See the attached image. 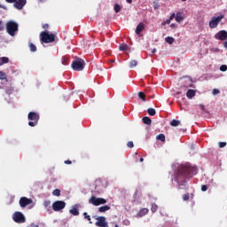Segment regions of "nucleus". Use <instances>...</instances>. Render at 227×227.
I'll return each instance as SVG.
<instances>
[{"label": "nucleus", "instance_id": "4be33fe9", "mask_svg": "<svg viewBox=\"0 0 227 227\" xmlns=\"http://www.w3.org/2000/svg\"><path fill=\"white\" fill-rule=\"evenodd\" d=\"M72 215H79V209L76 207H74L72 209L69 210Z\"/></svg>", "mask_w": 227, "mask_h": 227}, {"label": "nucleus", "instance_id": "4468645a", "mask_svg": "<svg viewBox=\"0 0 227 227\" xmlns=\"http://www.w3.org/2000/svg\"><path fill=\"white\" fill-rule=\"evenodd\" d=\"M148 212H150V210L146 207L141 208L137 214V217H145V215H146L148 214Z\"/></svg>", "mask_w": 227, "mask_h": 227}, {"label": "nucleus", "instance_id": "c03bdc74", "mask_svg": "<svg viewBox=\"0 0 227 227\" xmlns=\"http://www.w3.org/2000/svg\"><path fill=\"white\" fill-rule=\"evenodd\" d=\"M219 93V90L214 89L213 90V95H217Z\"/></svg>", "mask_w": 227, "mask_h": 227}, {"label": "nucleus", "instance_id": "9b49d317", "mask_svg": "<svg viewBox=\"0 0 227 227\" xmlns=\"http://www.w3.org/2000/svg\"><path fill=\"white\" fill-rule=\"evenodd\" d=\"M31 203H33V200L27 199V197H21L20 199V206L21 208H26V207H27V205H31Z\"/></svg>", "mask_w": 227, "mask_h": 227}, {"label": "nucleus", "instance_id": "423d86ee", "mask_svg": "<svg viewBox=\"0 0 227 227\" xmlns=\"http://www.w3.org/2000/svg\"><path fill=\"white\" fill-rule=\"evenodd\" d=\"M89 203H90V205H94V207H98L99 205H106L107 200L106 199L97 198L95 195H92L89 200Z\"/></svg>", "mask_w": 227, "mask_h": 227}, {"label": "nucleus", "instance_id": "37998d69", "mask_svg": "<svg viewBox=\"0 0 227 227\" xmlns=\"http://www.w3.org/2000/svg\"><path fill=\"white\" fill-rule=\"evenodd\" d=\"M167 24H171V21H170L169 19L167 20H165V21H163L161 25H162V26H166Z\"/></svg>", "mask_w": 227, "mask_h": 227}, {"label": "nucleus", "instance_id": "412c9836", "mask_svg": "<svg viewBox=\"0 0 227 227\" xmlns=\"http://www.w3.org/2000/svg\"><path fill=\"white\" fill-rule=\"evenodd\" d=\"M165 42H167V43H169V45H173V43H175V38L171 36H167L165 38Z\"/></svg>", "mask_w": 227, "mask_h": 227}, {"label": "nucleus", "instance_id": "79ce46f5", "mask_svg": "<svg viewBox=\"0 0 227 227\" xmlns=\"http://www.w3.org/2000/svg\"><path fill=\"white\" fill-rule=\"evenodd\" d=\"M176 14H175V12H174V13H172V14L169 16L168 20L171 21V20H173V19H176Z\"/></svg>", "mask_w": 227, "mask_h": 227}, {"label": "nucleus", "instance_id": "1a4fd4ad", "mask_svg": "<svg viewBox=\"0 0 227 227\" xmlns=\"http://www.w3.org/2000/svg\"><path fill=\"white\" fill-rule=\"evenodd\" d=\"M67 207V202L63 200H56L52 204V209L54 212H59V210H63Z\"/></svg>", "mask_w": 227, "mask_h": 227}, {"label": "nucleus", "instance_id": "13d9d810", "mask_svg": "<svg viewBox=\"0 0 227 227\" xmlns=\"http://www.w3.org/2000/svg\"><path fill=\"white\" fill-rule=\"evenodd\" d=\"M145 159L140 158V162H144Z\"/></svg>", "mask_w": 227, "mask_h": 227}, {"label": "nucleus", "instance_id": "864d4df0", "mask_svg": "<svg viewBox=\"0 0 227 227\" xmlns=\"http://www.w3.org/2000/svg\"><path fill=\"white\" fill-rule=\"evenodd\" d=\"M155 52H157V49L154 48L152 50V54H155Z\"/></svg>", "mask_w": 227, "mask_h": 227}, {"label": "nucleus", "instance_id": "bb28decb", "mask_svg": "<svg viewBox=\"0 0 227 227\" xmlns=\"http://www.w3.org/2000/svg\"><path fill=\"white\" fill-rule=\"evenodd\" d=\"M138 97L143 100V102H146V96L144 94L143 91L138 92Z\"/></svg>", "mask_w": 227, "mask_h": 227}, {"label": "nucleus", "instance_id": "c756f323", "mask_svg": "<svg viewBox=\"0 0 227 227\" xmlns=\"http://www.w3.org/2000/svg\"><path fill=\"white\" fill-rule=\"evenodd\" d=\"M158 208H159V206H157V204H152L151 211L153 212V214H155Z\"/></svg>", "mask_w": 227, "mask_h": 227}, {"label": "nucleus", "instance_id": "7c9ffc66", "mask_svg": "<svg viewBox=\"0 0 227 227\" xmlns=\"http://www.w3.org/2000/svg\"><path fill=\"white\" fill-rule=\"evenodd\" d=\"M134 67H137V60H131L129 62V68H134Z\"/></svg>", "mask_w": 227, "mask_h": 227}, {"label": "nucleus", "instance_id": "9d476101", "mask_svg": "<svg viewBox=\"0 0 227 227\" xmlns=\"http://www.w3.org/2000/svg\"><path fill=\"white\" fill-rule=\"evenodd\" d=\"M98 222H96V226L98 227H109V224L106 222L105 216H94Z\"/></svg>", "mask_w": 227, "mask_h": 227}, {"label": "nucleus", "instance_id": "ddd939ff", "mask_svg": "<svg viewBox=\"0 0 227 227\" xmlns=\"http://www.w3.org/2000/svg\"><path fill=\"white\" fill-rule=\"evenodd\" d=\"M26 3L27 0H16V2H14V8H16V10H22V8L26 6Z\"/></svg>", "mask_w": 227, "mask_h": 227}, {"label": "nucleus", "instance_id": "f257e3e1", "mask_svg": "<svg viewBox=\"0 0 227 227\" xmlns=\"http://www.w3.org/2000/svg\"><path fill=\"white\" fill-rule=\"evenodd\" d=\"M198 173V168L191 166L189 163L179 165L174 173V180L179 187L187 189L185 184Z\"/></svg>", "mask_w": 227, "mask_h": 227}, {"label": "nucleus", "instance_id": "4c0bfd02", "mask_svg": "<svg viewBox=\"0 0 227 227\" xmlns=\"http://www.w3.org/2000/svg\"><path fill=\"white\" fill-rule=\"evenodd\" d=\"M226 142H219L218 143V146H219V148H224V146H226Z\"/></svg>", "mask_w": 227, "mask_h": 227}, {"label": "nucleus", "instance_id": "c9c22d12", "mask_svg": "<svg viewBox=\"0 0 227 227\" xmlns=\"http://www.w3.org/2000/svg\"><path fill=\"white\" fill-rule=\"evenodd\" d=\"M4 79H6V74H4V72L0 71V80L4 81Z\"/></svg>", "mask_w": 227, "mask_h": 227}, {"label": "nucleus", "instance_id": "49530a36", "mask_svg": "<svg viewBox=\"0 0 227 227\" xmlns=\"http://www.w3.org/2000/svg\"><path fill=\"white\" fill-rule=\"evenodd\" d=\"M43 29H49V24H44L43 25Z\"/></svg>", "mask_w": 227, "mask_h": 227}, {"label": "nucleus", "instance_id": "e433bc0d", "mask_svg": "<svg viewBox=\"0 0 227 227\" xmlns=\"http://www.w3.org/2000/svg\"><path fill=\"white\" fill-rule=\"evenodd\" d=\"M43 206L45 208H51V200L44 201Z\"/></svg>", "mask_w": 227, "mask_h": 227}, {"label": "nucleus", "instance_id": "2eb2a0df", "mask_svg": "<svg viewBox=\"0 0 227 227\" xmlns=\"http://www.w3.org/2000/svg\"><path fill=\"white\" fill-rule=\"evenodd\" d=\"M187 98H194L196 97V90L192 89H189L186 92Z\"/></svg>", "mask_w": 227, "mask_h": 227}, {"label": "nucleus", "instance_id": "a211bd4d", "mask_svg": "<svg viewBox=\"0 0 227 227\" xmlns=\"http://www.w3.org/2000/svg\"><path fill=\"white\" fill-rule=\"evenodd\" d=\"M10 62V59L8 57H2L0 58V67H3V65H6V63Z\"/></svg>", "mask_w": 227, "mask_h": 227}, {"label": "nucleus", "instance_id": "f3484780", "mask_svg": "<svg viewBox=\"0 0 227 227\" xmlns=\"http://www.w3.org/2000/svg\"><path fill=\"white\" fill-rule=\"evenodd\" d=\"M145 29V23L141 22L137 25L136 28V34L141 35V32Z\"/></svg>", "mask_w": 227, "mask_h": 227}, {"label": "nucleus", "instance_id": "58836bf2", "mask_svg": "<svg viewBox=\"0 0 227 227\" xmlns=\"http://www.w3.org/2000/svg\"><path fill=\"white\" fill-rule=\"evenodd\" d=\"M220 70H221V72H226V70H227V66H226V65H222V66L220 67Z\"/></svg>", "mask_w": 227, "mask_h": 227}, {"label": "nucleus", "instance_id": "f8f14e48", "mask_svg": "<svg viewBox=\"0 0 227 227\" xmlns=\"http://www.w3.org/2000/svg\"><path fill=\"white\" fill-rule=\"evenodd\" d=\"M215 40H221L224 42L227 40V32L226 30H221L217 34L215 35Z\"/></svg>", "mask_w": 227, "mask_h": 227}, {"label": "nucleus", "instance_id": "b1692460", "mask_svg": "<svg viewBox=\"0 0 227 227\" xmlns=\"http://www.w3.org/2000/svg\"><path fill=\"white\" fill-rule=\"evenodd\" d=\"M156 139L164 143L166 141V136H164V134H160L156 137Z\"/></svg>", "mask_w": 227, "mask_h": 227}, {"label": "nucleus", "instance_id": "6e6552de", "mask_svg": "<svg viewBox=\"0 0 227 227\" xmlns=\"http://www.w3.org/2000/svg\"><path fill=\"white\" fill-rule=\"evenodd\" d=\"M223 19H224V15L223 14L218 17H213L209 21V27L211 29H215V27L219 26V23L221 22V20H223Z\"/></svg>", "mask_w": 227, "mask_h": 227}, {"label": "nucleus", "instance_id": "4d7b16f0", "mask_svg": "<svg viewBox=\"0 0 227 227\" xmlns=\"http://www.w3.org/2000/svg\"><path fill=\"white\" fill-rule=\"evenodd\" d=\"M115 60L114 59H110L109 63H114Z\"/></svg>", "mask_w": 227, "mask_h": 227}, {"label": "nucleus", "instance_id": "bf43d9fd", "mask_svg": "<svg viewBox=\"0 0 227 227\" xmlns=\"http://www.w3.org/2000/svg\"><path fill=\"white\" fill-rule=\"evenodd\" d=\"M183 1V3H185V1H187V0H182Z\"/></svg>", "mask_w": 227, "mask_h": 227}, {"label": "nucleus", "instance_id": "5fc2aeb1", "mask_svg": "<svg viewBox=\"0 0 227 227\" xmlns=\"http://www.w3.org/2000/svg\"><path fill=\"white\" fill-rule=\"evenodd\" d=\"M129 4H132V0H126Z\"/></svg>", "mask_w": 227, "mask_h": 227}, {"label": "nucleus", "instance_id": "dca6fc26", "mask_svg": "<svg viewBox=\"0 0 227 227\" xmlns=\"http://www.w3.org/2000/svg\"><path fill=\"white\" fill-rule=\"evenodd\" d=\"M185 19V16L184 15V12H178L176 14V20L177 22H182Z\"/></svg>", "mask_w": 227, "mask_h": 227}, {"label": "nucleus", "instance_id": "0eeeda50", "mask_svg": "<svg viewBox=\"0 0 227 227\" xmlns=\"http://www.w3.org/2000/svg\"><path fill=\"white\" fill-rule=\"evenodd\" d=\"M12 220L18 224H22L26 223V216L21 212L16 211L12 215Z\"/></svg>", "mask_w": 227, "mask_h": 227}, {"label": "nucleus", "instance_id": "5701e85b", "mask_svg": "<svg viewBox=\"0 0 227 227\" xmlns=\"http://www.w3.org/2000/svg\"><path fill=\"white\" fill-rule=\"evenodd\" d=\"M147 113H148L149 116H155V114H157L155 108H148Z\"/></svg>", "mask_w": 227, "mask_h": 227}, {"label": "nucleus", "instance_id": "09e8293b", "mask_svg": "<svg viewBox=\"0 0 227 227\" xmlns=\"http://www.w3.org/2000/svg\"><path fill=\"white\" fill-rule=\"evenodd\" d=\"M6 1V3H16L17 2V0H5Z\"/></svg>", "mask_w": 227, "mask_h": 227}, {"label": "nucleus", "instance_id": "603ef678", "mask_svg": "<svg viewBox=\"0 0 227 227\" xmlns=\"http://www.w3.org/2000/svg\"><path fill=\"white\" fill-rule=\"evenodd\" d=\"M30 226H31V227H39V225H38V224H35V223H31Z\"/></svg>", "mask_w": 227, "mask_h": 227}, {"label": "nucleus", "instance_id": "6e6d98bb", "mask_svg": "<svg viewBox=\"0 0 227 227\" xmlns=\"http://www.w3.org/2000/svg\"><path fill=\"white\" fill-rule=\"evenodd\" d=\"M223 47L227 49V41L223 43Z\"/></svg>", "mask_w": 227, "mask_h": 227}, {"label": "nucleus", "instance_id": "a878e982", "mask_svg": "<svg viewBox=\"0 0 227 227\" xmlns=\"http://www.w3.org/2000/svg\"><path fill=\"white\" fill-rule=\"evenodd\" d=\"M114 10L115 13H120V12L121 11V6L118 4H115L114 6Z\"/></svg>", "mask_w": 227, "mask_h": 227}, {"label": "nucleus", "instance_id": "cd10ccee", "mask_svg": "<svg viewBox=\"0 0 227 227\" xmlns=\"http://www.w3.org/2000/svg\"><path fill=\"white\" fill-rule=\"evenodd\" d=\"M171 127H178L180 125V121L177 120H172L170 122Z\"/></svg>", "mask_w": 227, "mask_h": 227}, {"label": "nucleus", "instance_id": "473e14b6", "mask_svg": "<svg viewBox=\"0 0 227 227\" xmlns=\"http://www.w3.org/2000/svg\"><path fill=\"white\" fill-rule=\"evenodd\" d=\"M120 51H127V49H129V45L128 44H121L119 46Z\"/></svg>", "mask_w": 227, "mask_h": 227}, {"label": "nucleus", "instance_id": "a18cd8bd", "mask_svg": "<svg viewBox=\"0 0 227 227\" xmlns=\"http://www.w3.org/2000/svg\"><path fill=\"white\" fill-rule=\"evenodd\" d=\"M4 29V27H3V21L0 20V31H3Z\"/></svg>", "mask_w": 227, "mask_h": 227}, {"label": "nucleus", "instance_id": "8fccbe9b", "mask_svg": "<svg viewBox=\"0 0 227 227\" xmlns=\"http://www.w3.org/2000/svg\"><path fill=\"white\" fill-rule=\"evenodd\" d=\"M64 162H65V164H72V160H67Z\"/></svg>", "mask_w": 227, "mask_h": 227}, {"label": "nucleus", "instance_id": "20e7f679", "mask_svg": "<svg viewBox=\"0 0 227 227\" xmlns=\"http://www.w3.org/2000/svg\"><path fill=\"white\" fill-rule=\"evenodd\" d=\"M85 65L86 63L82 59H77L72 62L71 67L73 70H75V72H82V70H84Z\"/></svg>", "mask_w": 227, "mask_h": 227}, {"label": "nucleus", "instance_id": "6ab92c4d", "mask_svg": "<svg viewBox=\"0 0 227 227\" xmlns=\"http://www.w3.org/2000/svg\"><path fill=\"white\" fill-rule=\"evenodd\" d=\"M107 210H111L110 206H102V207H98V212H100L101 214L104 212H107Z\"/></svg>", "mask_w": 227, "mask_h": 227}, {"label": "nucleus", "instance_id": "ea45409f", "mask_svg": "<svg viewBox=\"0 0 227 227\" xmlns=\"http://www.w3.org/2000/svg\"><path fill=\"white\" fill-rule=\"evenodd\" d=\"M127 146L128 148H134V142L132 141L128 142Z\"/></svg>", "mask_w": 227, "mask_h": 227}, {"label": "nucleus", "instance_id": "a19ab883", "mask_svg": "<svg viewBox=\"0 0 227 227\" xmlns=\"http://www.w3.org/2000/svg\"><path fill=\"white\" fill-rule=\"evenodd\" d=\"M207 189H208V186H207V184H203V185L201 186V191H202V192H205Z\"/></svg>", "mask_w": 227, "mask_h": 227}, {"label": "nucleus", "instance_id": "c85d7f7f", "mask_svg": "<svg viewBox=\"0 0 227 227\" xmlns=\"http://www.w3.org/2000/svg\"><path fill=\"white\" fill-rule=\"evenodd\" d=\"M28 45L31 52H36V45H35L33 43H29Z\"/></svg>", "mask_w": 227, "mask_h": 227}, {"label": "nucleus", "instance_id": "f704fd0d", "mask_svg": "<svg viewBox=\"0 0 227 227\" xmlns=\"http://www.w3.org/2000/svg\"><path fill=\"white\" fill-rule=\"evenodd\" d=\"M191 198V195L189 193L183 195L184 201H189V199Z\"/></svg>", "mask_w": 227, "mask_h": 227}, {"label": "nucleus", "instance_id": "2f4dec72", "mask_svg": "<svg viewBox=\"0 0 227 227\" xmlns=\"http://www.w3.org/2000/svg\"><path fill=\"white\" fill-rule=\"evenodd\" d=\"M53 196H61V190L56 189L52 192Z\"/></svg>", "mask_w": 227, "mask_h": 227}, {"label": "nucleus", "instance_id": "3c124183", "mask_svg": "<svg viewBox=\"0 0 227 227\" xmlns=\"http://www.w3.org/2000/svg\"><path fill=\"white\" fill-rule=\"evenodd\" d=\"M200 109H201V111H205V106L200 105Z\"/></svg>", "mask_w": 227, "mask_h": 227}, {"label": "nucleus", "instance_id": "39448f33", "mask_svg": "<svg viewBox=\"0 0 227 227\" xmlns=\"http://www.w3.org/2000/svg\"><path fill=\"white\" fill-rule=\"evenodd\" d=\"M29 127H36L38 125V120H40V115L37 113L30 112L27 115Z\"/></svg>", "mask_w": 227, "mask_h": 227}, {"label": "nucleus", "instance_id": "72a5a7b5", "mask_svg": "<svg viewBox=\"0 0 227 227\" xmlns=\"http://www.w3.org/2000/svg\"><path fill=\"white\" fill-rule=\"evenodd\" d=\"M68 61H69V59L67 57H63L62 58V65H68Z\"/></svg>", "mask_w": 227, "mask_h": 227}, {"label": "nucleus", "instance_id": "aec40b11", "mask_svg": "<svg viewBox=\"0 0 227 227\" xmlns=\"http://www.w3.org/2000/svg\"><path fill=\"white\" fill-rule=\"evenodd\" d=\"M142 121L145 123V125H152V119H150L148 116L144 117Z\"/></svg>", "mask_w": 227, "mask_h": 227}, {"label": "nucleus", "instance_id": "f03ea898", "mask_svg": "<svg viewBox=\"0 0 227 227\" xmlns=\"http://www.w3.org/2000/svg\"><path fill=\"white\" fill-rule=\"evenodd\" d=\"M41 43H52L56 42V35L50 34L48 31H43L40 33Z\"/></svg>", "mask_w": 227, "mask_h": 227}, {"label": "nucleus", "instance_id": "393cba45", "mask_svg": "<svg viewBox=\"0 0 227 227\" xmlns=\"http://www.w3.org/2000/svg\"><path fill=\"white\" fill-rule=\"evenodd\" d=\"M83 217H84V219H87V221H89L90 224H93V222H91V216L90 215H88V213L84 212Z\"/></svg>", "mask_w": 227, "mask_h": 227}, {"label": "nucleus", "instance_id": "7ed1b4c3", "mask_svg": "<svg viewBox=\"0 0 227 227\" xmlns=\"http://www.w3.org/2000/svg\"><path fill=\"white\" fill-rule=\"evenodd\" d=\"M5 26L8 35H10V36H15V33L19 31V24L13 20H10Z\"/></svg>", "mask_w": 227, "mask_h": 227}, {"label": "nucleus", "instance_id": "de8ad7c7", "mask_svg": "<svg viewBox=\"0 0 227 227\" xmlns=\"http://www.w3.org/2000/svg\"><path fill=\"white\" fill-rule=\"evenodd\" d=\"M170 27H172V29L176 28V25L175 23L170 24Z\"/></svg>", "mask_w": 227, "mask_h": 227}]
</instances>
